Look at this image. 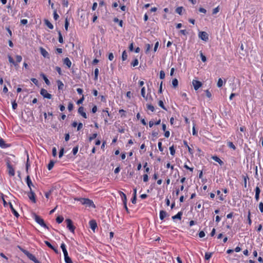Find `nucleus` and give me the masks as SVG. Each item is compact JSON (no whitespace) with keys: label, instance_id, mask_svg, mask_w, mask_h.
Segmentation results:
<instances>
[{"label":"nucleus","instance_id":"f257e3e1","mask_svg":"<svg viewBox=\"0 0 263 263\" xmlns=\"http://www.w3.org/2000/svg\"><path fill=\"white\" fill-rule=\"evenodd\" d=\"M33 217L35 221L41 226L44 227L45 229H49L48 227L46 224L43 218L35 214H34Z\"/></svg>","mask_w":263,"mask_h":263},{"label":"nucleus","instance_id":"f03ea898","mask_svg":"<svg viewBox=\"0 0 263 263\" xmlns=\"http://www.w3.org/2000/svg\"><path fill=\"white\" fill-rule=\"evenodd\" d=\"M65 222L67 224V228L70 232L74 233L76 227L73 225L72 221L70 219H66Z\"/></svg>","mask_w":263,"mask_h":263},{"label":"nucleus","instance_id":"7ed1b4c3","mask_svg":"<svg viewBox=\"0 0 263 263\" xmlns=\"http://www.w3.org/2000/svg\"><path fill=\"white\" fill-rule=\"evenodd\" d=\"M40 94L44 98L48 99L52 98V95L49 93L47 90L44 88H42L40 90Z\"/></svg>","mask_w":263,"mask_h":263},{"label":"nucleus","instance_id":"20e7f679","mask_svg":"<svg viewBox=\"0 0 263 263\" xmlns=\"http://www.w3.org/2000/svg\"><path fill=\"white\" fill-rule=\"evenodd\" d=\"M199 37L203 41H207L209 39V35L206 32L201 31L199 33Z\"/></svg>","mask_w":263,"mask_h":263},{"label":"nucleus","instance_id":"39448f33","mask_svg":"<svg viewBox=\"0 0 263 263\" xmlns=\"http://www.w3.org/2000/svg\"><path fill=\"white\" fill-rule=\"evenodd\" d=\"M61 248L62 249V250L63 251V254H64V259H67V258H69L70 257L68 256V252H67V251L66 250V245H65V244L64 242L61 243Z\"/></svg>","mask_w":263,"mask_h":263},{"label":"nucleus","instance_id":"423d86ee","mask_svg":"<svg viewBox=\"0 0 263 263\" xmlns=\"http://www.w3.org/2000/svg\"><path fill=\"white\" fill-rule=\"evenodd\" d=\"M192 84L195 90H197L202 84L200 81L195 80H193Z\"/></svg>","mask_w":263,"mask_h":263},{"label":"nucleus","instance_id":"0eeeda50","mask_svg":"<svg viewBox=\"0 0 263 263\" xmlns=\"http://www.w3.org/2000/svg\"><path fill=\"white\" fill-rule=\"evenodd\" d=\"M28 196L33 203L36 202L35 194L32 190H30L29 192L28 193Z\"/></svg>","mask_w":263,"mask_h":263},{"label":"nucleus","instance_id":"6e6552de","mask_svg":"<svg viewBox=\"0 0 263 263\" xmlns=\"http://www.w3.org/2000/svg\"><path fill=\"white\" fill-rule=\"evenodd\" d=\"M7 168L8 169V173H9V175L11 176H14V175H15L14 170L12 166L10 164V163L9 162H8L7 163Z\"/></svg>","mask_w":263,"mask_h":263},{"label":"nucleus","instance_id":"1a4fd4ad","mask_svg":"<svg viewBox=\"0 0 263 263\" xmlns=\"http://www.w3.org/2000/svg\"><path fill=\"white\" fill-rule=\"evenodd\" d=\"M23 252L31 260L34 261V260H35L36 259L35 256L32 254L29 253L28 251L24 250Z\"/></svg>","mask_w":263,"mask_h":263},{"label":"nucleus","instance_id":"9d476101","mask_svg":"<svg viewBox=\"0 0 263 263\" xmlns=\"http://www.w3.org/2000/svg\"><path fill=\"white\" fill-rule=\"evenodd\" d=\"M40 51L41 54L44 58H48V59L50 58L49 54L48 52L43 47H41L40 48Z\"/></svg>","mask_w":263,"mask_h":263},{"label":"nucleus","instance_id":"9b49d317","mask_svg":"<svg viewBox=\"0 0 263 263\" xmlns=\"http://www.w3.org/2000/svg\"><path fill=\"white\" fill-rule=\"evenodd\" d=\"M90 228L95 232V229L97 227V223L95 220H91L89 222Z\"/></svg>","mask_w":263,"mask_h":263},{"label":"nucleus","instance_id":"f8f14e48","mask_svg":"<svg viewBox=\"0 0 263 263\" xmlns=\"http://www.w3.org/2000/svg\"><path fill=\"white\" fill-rule=\"evenodd\" d=\"M78 113L80 114L84 118L86 119L87 118L86 112L84 111V108L83 106H80L78 108Z\"/></svg>","mask_w":263,"mask_h":263},{"label":"nucleus","instance_id":"ddd939ff","mask_svg":"<svg viewBox=\"0 0 263 263\" xmlns=\"http://www.w3.org/2000/svg\"><path fill=\"white\" fill-rule=\"evenodd\" d=\"M26 181L30 190H32L31 187L33 186V185L29 175L26 177Z\"/></svg>","mask_w":263,"mask_h":263},{"label":"nucleus","instance_id":"4468645a","mask_svg":"<svg viewBox=\"0 0 263 263\" xmlns=\"http://www.w3.org/2000/svg\"><path fill=\"white\" fill-rule=\"evenodd\" d=\"M10 145L6 144L4 140L2 138L0 139V147L2 148H6L9 147Z\"/></svg>","mask_w":263,"mask_h":263},{"label":"nucleus","instance_id":"2eb2a0df","mask_svg":"<svg viewBox=\"0 0 263 263\" xmlns=\"http://www.w3.org/2000/svg\"><path fill=\"white\" fill-rule=\"evenodd\" d=\"M85 205L88 207H92L93 208H96V206H95V204L93 203V202L92 201V200H91L88 198L87 199Z\"/></svg>","mask_w":263,"mask_h":263},{"label":"nucleus","instance_id":"dca6fc26","mask_svg":"<svg viewBox=\"0 0 263 263\" xmlns=\"http://www.w3.org/2000/svg\"><path fill=\"white\" fill-rule=\"evenodd\" d=\"M255 198L256 201H258L259 198V194L260 193V190L258 186H256L255 189Z\"/></svg>","mask_w":263,"mask_h":263},{"label":"nucleus","instance_id":"f3484780","mask_svg":"<svg viewBox=\"0 0 263 263\" xmlns=\"http://www.w3.org/2000/svg\"><path fill=\"white\" fill-rule=\"evenodd\" d=\"M9 206L12 211V213L14 214V215L15 216H16V217H18L20 215L18 214V213L17 212V211L14 209V208L13 207V205L12 204V203L11 202H9Z\"/></svg>","mask_w":263,"mask_h":263},{"label":"nucleus","instance_id":"a211bd4d","mask_svg":"<svg viewBox=\"0 0 263 263\" xmlns=\"http://www.w3.org/2000/svg\"><path fill=\"white\" fill-rule=\"evenodd\" d=\"M213 160L218 162L220 165L223 164V162L217 156H214L212 157Z\"/></svg>","mask_w":263,"mask_h":263},{"label":"nucleus","instance_id":"6ab92c4d","mask_svg":"<svg viewBox=\"0 0 263 263\" xmlns=\"http://www.w3.org/2000/svg\"><path fill=\"white\" fill-rule=\"evenodd\" d=\"M8 61L10 64L14 65L15 67H16L18 65V64L14 61L13 59L10 54L8 55Z\"/></svg>","mask_w":263,"mask_h":263},{"label":"nucleus","instance_id":"aec40b11","mask_svg":"<svg viewBox=\"0 0 263 263\" xmlns=\"http://www.w3.org/2000/svg\"><path fill=\"white\" fill-rule=\"evenodd\" d=\"M182 214H183V213L182 212H179L176 215L172 216V219L173 220H175V219H178L179 220H181L182 216Z\"/></svg>","mask_w":263,"mask_h":263},{"label":"nucleus","instance_id":"412c9836","mask_svg":"<svg viewBox=\"0 0 263 263\" xmlns=\"http://www.w3.org/2000/svg\"><path fill=\"white\" fill-rule=\"evenodd\" d=\"M64 64H65L68 68H70L71 66V62L68 58H66L63 61Z\"/></svg>","mask_w":263,"mask_h":263},{"label":"nucleus","instance_id":"4be33fe9","mask_svg":"<svg viewBox=\"0 0 263 263\" xmlns=\"http://www.w3.org/2000/svg\"><path fill=\"white\" fill-rule=\"evenodd\" d=\"M167 216H168V215L166 211L163 210H161L160 211V218L161 220H163L164 218Z\"/></svg>","mask_w":263,"mask_h":263},{"label":"nucleus","instance_id":"5701e85b","mask_svg":"<svg viewBox=\"0 0 263 263\" xmlns=\"http://www.w3.org/2000/svg\"><path fill=\"white\" fill-rule=\"evenodd\" d=\"M183 144L187 148L189 153L191 155H193V153H194L193 150L189 146L186 141H185V140L183 141Z\"/></svg>","mask_w":263,"mask_h":263},{"label":"nucleus","instance_id":"b1692460","mask_svg":"<svg viewBox=\"0 0 263 263\" xmlns=\"http://www.w3.org/2000/svg\"><path fill=\"white\" fill-rule=\"evenodd\" d=\"M40 76L44 79L45 83L47 85H49L50 84V82L49 80L47 79V77L45 76V74H44L43 73H42L40 74Z\"/></svg>","mask_w":263,"mask_h":263},{"label":"nucleus","instance_id":"393cba45","mask_svg":"<svg viewBox=\"0 0 263 263\" xmlns=\"http://www.w3.org/2000/svg\"><path fill=\"white\" fill-rule=\"evenodd\" d=\"M57 83L58 86V89L62 90L64 87V84H63V82L60 80H58Z\"/></svg>","mask_w":263,"mask_h":263},{"label":"nucleus","instance_id":"a878e982","mask_svg":"<svg viewBox=\"0 0 263 263\" xmlns=\"http://www.w3.org/2000/svg\"><path fill=\"white\" fill-rule=\"evenodd\" d=\"M44 22L49 29H52L53 28V25L48 20H45Z\"/></svg>","mask_w":263,"mask_h":263},{"label":"nucleus","instance_id":"bb28decb","mask_svg":"<svg viewBox=\"0 0 263 263\" xmlns=\"http://www.w3.org/2000/svg\"><path fill=\"white\" fill-rule=\"evenodd\" d=\"M121 197H122V199L123 204H124L125 203H127V198H126V195L124 193H123V192H121Z\"/></svg>","mask_w":263,"mask_h":263},{"label":"nucleus","instance_id":"cd10ccee","mask_svg":"<svg viewBox=\"0 0 263 263\" xmlns=\"http://www.w3.org/2000/svg\"><path fill=\"white\" fill-rule=\"evenodd\" d=\"M183 9V8L182 7H177L176 9V12L180 15H181L182 14V10Z\"/></svg>","mask_w":263,"mask_h":263},{"label":"nucleus","instance_id":"c85d7f7f","mask_svg":"<svg viewBox=\"0 0 263 263\" xmlns=\"http://www.w3.org/2000/svg\"><path fill=\"white\" fill-rule=\"evenodd\" d=\"M227 145L230 148H232L233 150H235L236 148L232 142H228Z\"/></svg>","mask_w":263,"mask_h":263},{"label":"nucleus","instance_id":"c756f323","mask_svg":"<svg viewBox=\"0 0 263 263\" xmlns=\"http://www.w3.org/2000/svg\"><path fill=\"white\" fill-rule=\"evenodd\" d=\"M58 35H59V42L60 43H63L64 40H63V38L61 32L60 31H58Z\"/></svg>","mask_w":263,"mask_h":263},{"label":"nucleus","instance_id":"7c9ffc66","mask_svg":"<svg viewBox=\"0 0 263 263\" xmlns=\"http://www.w3.org/2000/svg\"><path fill=\"white\" fill-rule=\"evenodd\" d=\"M64 218L62 216H59L56 218V221L58 223H61L63 222Z\"/></svg>","mask_w":263,"mask_h":263},{"label":"nucleus","instance_id":"2f4dec72","mask_svg":"<svg viewBox=\"0 0 263 263\" xmlns=\"http://www.w3.org/2000/svg\"><path fill=\"white\" fill-rule=\"evenodd\" d=\"M141 95L146 100H147V96H145V88L144 87H142V89H141Z\"/></svg>","mask_w":263,"mask_h":263},{"label":"nucleus","instance_id":"473e14b6","mask_svg":"<svg viewBox=\"0 0 263 263\" xmlns=\"http://www.w3.org/2000/svg\"><path fill=\"white\" fill-rule=\"evenodd\" d=\"M172 85L174 87L176 88L178 85V81L177 79L175 78L172 81Z\"/></svg>","mask_w":263,"mask_h":263},{"label":"nucleus","instance_id":"72a5a7b5","mask_svg":"<svg viewBox=\"0 0 263 263\" xmlns=\"http://www.w3.org/2000/svg\"><path fill=\"white\" fill-rule=\"evenodd\" d=\"M87 199V198H80L78 199L77 200L79 201L82 204L85 205Z\"/></svg>","mask_w":263,"mask_h":263},{"label":"nucleus","instance_id":"f704fd0d","mask_svg":"<svg viewBox=\"0 0 263 263\" xmlns=\"http://www.w3.org/2000/svg\"><path fill=\"white\" fill-rule=\"evenodd\" d=\"M127 53L126 52L125 50H124L123 52H122V59L123 61H125L127 59Z\"/></svg>","mask_w":263,"mask_h":263},{"label":"nucleus","instance_id":"c9c22d12","mask_svg":"<svg viewBox=\"0 0 263 263\" xmlns=\"http://www.w3.org/2000/svg\"><path fill=\"white\" fill-rule=\"evenodd\" d=\"M22 60V57L21 55H16V63L18 64V63H20Z\"/></svg>","mask_w":263,"mask_h":263},{"label":"nucleus","instance_id":"e433bc0d","mask_svg":"<svg viewBox=\"0 0 263 263\" xmlns=\"http://www.w3.org/2000/svg\"><path fill=\"white\" fill-rule=\"evenodd\" d=\"M217 85L218 87H221L223 85V81L221 78H219L218 80Z\"/></svg>","mask_w":263,"mask_h":263},{"label":"nucleus","instance_id":"4c0bfd02","mask_svg":"<svg viewBox=\"0 0 263 263\" xmlns=\"http://www.w3.org/2000/svg\"><path fill=\"white\" fill-rule=\"evenodd\" d=\"M158 105L159 106H160L162 108H163V109L166 110V107H165V106L164 105V104H163V102L162 101V100H160L159 102H158Z\"/></svg>","mask_w":263,"mask_h":263},{"label":"nucleus","instance_id":"58836bf2","mask_svg":"<svg viewBox=\"0 0 263 263\" xmlns=\"http://www.w3.org/2000/svg\"><path fill=\"white\" fill-rule=\"evenodd\" d=\"M94 73H95L94 80H98V78L99 69L98 68H96L95 70Z\"/></svg>","mask_w":263,"mask_h":263},{"label":"nucleus","instance_id":"ea45409f","mask_svg":"<svg viewBox=\"0 0 263 263\" xmlns=\"http://www.w3.org/2000/svg\"><path fill=\"white\" fill-rule=\"evenodd\" d=\"M138 63H139V61H138V60L137 59H135L131 63V65L133 66V67H135L136 66H137L138 65Z\"/></svg>","mask_w":263,"mask_h":263},{"label":"nucleus","instance_id":"a19ab883","mask_svg":"<svg viewBox=\"0 0 263 263\" xmlns=\"http://www.w3.org/2000/svg\"><path fill=\"white\" fill-rule=\"evenodd\" d=\"M212 255V253H205V259L209 260L210 259Z\"/></svg>","mask_w":263,"mask_h":263},{"label":"nucleus","instance_id":"79ce46f5","mask_svg":"<svg viewBox=\"0 0 263 263\" xmlns=\"http://www.w3.org/2000/svg\"><path fill=\"white\" fill-rule=\"evenodd\" d=\"M54 165V162L53 161H50L48 165V169L49 170H51Z\"/></svg>","mask_w":263,"mask_h":263},{"label":"nucleus","instance_id":"37998d69","mask_svg":"<svg viewBox=\"0 0 263 263\" xmlns=\"http://www.w3.org/2000/svg\"><path fill=\"white\" fill-rule=\"evenodd\" d=\"M97 133L92 134L89 138V141H91L92 140L95 139L97 137Z\"/></svg>","mask_w":263,"mask_h":263},{"label":"nucleus","instance_id":"c03bdc74","mask_svg":"<svg viewBox=\"0 0 263 263\" xmlns=\"http://www.w3.org/2000/svg\"><path fill=\"white\" fill-rule=\"evenodd\" d=\"M147 108L150 110H151L152 112L154 111L155 108L153 105L151 104H147Z\"/></svg>","mask_w":263,"mask_h":263},{"label":"nucleus","instance_id":"a18cd8bd","mask_svg":"<svg viewBox=\"0 0 263 263\" xmlns=\"http://www.w3.org/2000/svg\"><path fill=\"white\" fill-rule=\"evenodd\" d=\"M170 153L172 155H174L175 153V149L174 146H172L170 147Z\"/></svg>","mask_w":263,"mask_h":263},{"label":"nucleus","instance_id":"49530a36","mask_svg":"<svg viewBox=\"0 0 263 263\" xmlns=\"http://www.w3.org/2000/svg\"><path fill=\"white\" fill-rule=\"evenodd\" d=\"M200 57H201V61L203 62H206V58L205 56L203 54V53L201 51H200Z\"/></svg>","mask_w":263,"mask_h":263},{"label":"nucleus","instance_id":"de8ad7c7","mask_svg":"<svg viewBox=\"0 0 263 263\" xmlns=\"http://www.w3.org/2000/svg\"><path fill=\"white\" fill-rule=\"evenodd\" d=\"M78 146H76L73 148L72 153L74 155H76L78 152Z\"/></svg>","mask_w":263,"mask_h":263},{"label":"nucleus","instance_id":"09e8293b","mask_svg":"<svg viewBox=\"0 0 263 263\" xmlns=\"http://www.w3.org/2000/svg\"><path fill=\"white\" fill-rule=\"evenodd\" d=\"M59 17V15L58 14L57 12V10H54L53 12V18L55 20H57Z\"/></svg>","mask_w":263,"mask_h":263},{"label":"nucleus","instance_id":"8fccbe9b","mask_svg":"<svg viewBox=\"0 0 263 263\" xmlns=\"http://www.w3.org/2000/svg\"><path fill=\"white\" fill-rule=\"evenodd\" d=\"M44 242L49 248L51 249H53L54 246H53L49 241H45Z\"/></svg>","mask_w":263,"mask_h":263},{"label":"nucleus","instance_id":"3c124183","mask_svg":"<svg viewBox=\"0 0 263 263\" xmlns=\"http://www.w3.org/2000/svg\"><path fill=\"white\" fill-rule=\"evenodd\" d=\"M73 108V104L71 102H69L68 105V109L69 111H71Z\"/></svg>","mask_w":263,"mask_h":263},{"label":"nucleus","instance_id":"603ef678","mask_svg":"<svg viewBox=\"0 0 263 263\" xmlns=\"http://www.w3.org/2000/svg\"><path fill=\"white\" fill-rule=\"evenodd\" d=\"M64 152V149L63 147H62L61 148L60 152H59V158H61L63 156Z\"/></svg>","mask_w":263,"mask_h":263},{"label":"nucleus","instance_id":"864d4df0","mask_svg":"<svg viewBox=\"0 0 263 263\" xmlns=\"http://www.w3.org/2000/svg\"><path fill=\"white\" fill-rule=\"evenodd\" d=\"M68 26H69V23H68V20H67V18H66L65 19V29L66 31L68 30Z\"/></svg>","mask_w":263,"mask_h":263},{"label":"nucleus","instance_id":"5fc2aeb1","mask_svg":"<svg viewBox=\"0 0 263 263\" xmlns=\"http://www.w3.org/2000/svg\"><path fill=\"white\" fill-rule=\"evenodd\" d=\"M84 100V96L83 95V96H82V98H80V99H79V100L77 102V104H78V105H79V104H82V103H83V102Z\"/></svg>","mask_w":263,"mask_h":263},{"label":"nucleus","instance_id":"6e6d98bb","mask_svg":"<svg viewBox=\"0 0 263 263\" xmlns=\"http://www.w3.org/2000/svg\"><path fill=\"white\" fill-rule=\"evenodd\" d=\"M1 198H2V199L3 200L4 205L5 206H6L7 205V202L6 201V200L4 199V194H2V193L1 194Z\"/></svg>","mask_w":263,"mask_h":263},{"label":"nucleus","instance_id":"4d7b16f0","mask_svg":"<svg viewBox=\"0 0 263 263\" xmlns=\"http://www.w3.org/2000/svg\"><path fill=\"white\" fill-rule=\"evenodd\" d=\"M62 5L64 7H68V0H63L62 1Z\"/></svg>","mask_w":263,"mask_h":263},{"label":"nucleus","instance_id":"13d9d810","mask_svg":"<svg viewBox=\"0 0 263 263\" xmlns=\"http://www.w3.org/2000/svg\"><path fill=\"white\" fill-rule=\"evenodd\" d=\"M165 78V73L163 71L161 70L160 72V78L161 79H163Z\"/></svg>","mask_w":263,"mask_h":263},{"label":"nucleus","instance_id":"bf43d9fd","mask_svg":"<svg viewBox=\"0 0 263 263\" xmlns=\"http://www.w3.org/2000/svg\"><path fill=\"white\" fill-rule=\"evenodd\" d=\"M258 207H259V209L261 213H263V203H262V202H260L259 203Z\"/></svg>","mask_w":263,"mask_h":263},{"label":"nucleus","instance_id":"052dcab7","mask_svg":"<svg viewBox=\"0 0 263 263\" xmlns=\"http://www.w3.org/2000/svg\"><path fill=\"white\" fill-rule=\"evenodd\" d=\"M12 108L13 109L15 110L16 109L17 107V103L15 102V101H14L12 103Z\"/></svg>","mask_w":263,"mask_h":263},{"label":"nucleus","instance_id":"680f3d73","mask_svg":"<svg viewBox=\"0 0 263 263\" xmlns=\"http://www.w3.org/2000/svg\"><path fill=\"white\" fill-rule=\"evenodd\" d=\"M55 69L60 75L62 74V70L60 67L57 66Z\"/></svg>","mask_w":263,"mask_h":263},{"label":"nucleus","instance_id":"e2e57ef3","mask_svg":"<svg viewBox=\"0 0 263 263\" xmlns=\"http://www.w3.org/2000/svg\"><path fill=\"white\" fill-rule=\"evenodd\" d=\"M158 148H159V149L160 152H162L163 151V149L162 147V142H159L158 143Z\"/></svg>","mask_w":263,"mask_h":263},{"label":"nucleus","instance_id":"0e129e2a","mask_svg":"<svg viewBox=\"0 0 263 263\" xmlns=\"http://www.w3.org/2000/svg\"><path fill=\"white\" fill-rule=\"evenodd\" d=\"M52 153L53 157H55L57 156V149L55 147L52 148Z\"/></svg>","mask_w":263,"mask_h":263},{"label":"nucleus","instance_id":"69168bd1","mask_svg":"<svg viewBox=\"0 0 263 263\" xmlns=\"http://www.w3.org/2000/svg\"><path fill=\"white\" fill-rule=\"evenodd\" d=\"M205 92L206 97L210 98L212 96V95H211V93L210 92V91L207 89L205 91Z\"/></svg>","mask_w":263,"mask_h":263},{"label":"nucleus","instance_id":"338daca9","mask_svg":"<svg viewBox=\"0 0 263 263\" xmlns=\"http://www.w3.org/2000/svg\"><path fill=\"white\" fill-rule=\"evenodd\" d=\"M219 9L218 8V7L214 8L213 10V12H212V14H216L217 13H218L219 12Z\"/></svg>","mask_w":263,"mask_h":263},{"label":"nucleus","instance_id":"774afa93","mask_svg":"<svg viewBox=\"0 0 263 263\" xmlns=\"http://www.w3.org/2000/svg\"><path fill=\"white\" fill-rule=\"evenodd\" d=\"M114 56L112 53H110L108 55V59L110 61H112L114 60Z\"/></svg>","mask_w":263,"mask_h":263}]
</instances>
